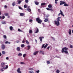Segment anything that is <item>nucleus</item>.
Here are the masks:
<instances>
[{
  "instance_id": "f257e3e1",
  "label": "nucleus",
  "mask_w": 73,
  "mask_h": 73,
  "mask_svg": "<svg viewBox=\"0 0 73 73\" xmlns=\"http://www.w3.org/2000/svg\"><path fill=\"white\" fill-rule=\"evenodd\" d=\"M1 67L3 68L4 69H7L8 68V65H5L4 63L2 62L1 63Z\"/></svg>"
},
{
  "instance_id": "f03ea898",
  "label": "nucleus",
  "mask_w": 73,
  "mask_h": 73,
  "mask_svg": "<svg viewBox=\"0 0 73 73\" xmlns=\"http://www.w3.org/2000/svg\"><path fill=\"white\" fill-rule=\"evenodd\" d=\"M60 17H58L57 19V21H55L54 22L55 23V24L57 26H58L60 25L59 21H61L60 20Z\"/></svg>"
},
{
  "instance_id": "7ed1b4c3",
  "label": "nucleus",
  "mask_w": 73,
  "mask_h": 73,
  "mask_svg": "<svg viewBox=\"0 0 73 73\" xmlns=\"http://www.w3.org/2000/svg\"><path fill=\"white\" fill-rule=\"evenodd\" d=\"M36 21L39 24H41V22H42V21L38 17L36 18Z\"/></svg>"
},
{
  "instance_id": "20e7f679",
  "label": "nucleus",
  "mask_w": 73,
  "mask_h": 73,
  "mask_svg": "<svg viewBox=\"0 0 73 73\" xmlns=\"http://www.w3.org/2000/svg\"><path fill=\"white\" fill-rule=\"evenodd\" d=\"M68 48H67L66 47H65L64 48H62V52L63 53L64 52V50H68Z\"/></svg>"
},
{
  "instance_id": "39448f33",
  "label": "nucleus",
  "mask_w": 73,
  "mask_h": 73,
  "mask_svg": "<svg viewBox=\"0 0 73 73\" xmlns=\"http://www.w3.org/2000/svg\"><path fill=\"white\" fill-rule=\"evenodd\" d=\"M44 45H45L44 44H43V45L42 47V48H43L44 47V48H45V49L48 46V44H46L44 46Z\"/></svg>"
},
{
  "instance_id": "423d86ee",
  "label": "nucleus",
  "mask_w": 73,
  "mask_h": 73,
  "mask_svg": "<svg viewBox=\"0 0 73 73\" xmlns=\"http://www.w3.org/2000/svg\"><path fill=\"white\" fill-rule=\"evenodd\" d=\"M60 5H62L64 4L65 3V2L64 1H60Z\"/></svg>"
},
{
  "instance_id": "0eeeda50",
  "label": "nucleus",
  "mask_w": 73,
  "mask_h": 73,
  "mask_svg": "<svg viewBox=\"0 0 73 73\" xmlns=\"http://www.w3.org/2000/svg\"><path fill=\"white\" fill-rule=\"evenodd\" d=\"M1 48L3 50H4L5 48V45L4 44H2V45Z\"/></svg>"
},
{
  "instance_id": "6e6552de",
  "label": "nucleus",
  "mask_w": 73,
  "mask_h": 73,
  "mask_svg": "<svg viewBox=\"0 0 73 73\" xmlns=\"http://www.w3.org/2000/svg\"><path fill=\"white\" fill-rule=\"evenodd\" d=\"M44 38V37L42 36V37H39V39H40V41L41 42H42V38Z\"/></svg>"
},
{
  "instance_id": "1a4fd4ad",
  "label": "nucleus",
  "mask_w": 73,
  "mask_h": 73,
  "mask_svg": "<svg viewBox=\"0 0 73 73\" xmlns=\"http://www.w3.org/2000/svg\"><path fill=\"white\" fill-rule=\"evenodd\" d=\"M38 51H36L33 54L34 55H35L37 54H38Z\"/></svg>"
},
{
  "instance_id": "9d476101",
  "label": "nucleus",
  "mask_w": 73,
  "mask_h": 73,
  "mask_svg": "<svg viewBox=\"0 0 73 73\" xmlns=\"http://www.w3.org/2000/svg\"><path fill=\"white\" fill-rule=\"evenodd\" d=\"M60 14L63 16V17H64V15L63 14L61 10H60Z\"/></svg>"
},
{
  "instance_id": "9b49d317",
  "label": "nucleus",
  "mask_w": 73,
  "mask_h": 73,
  "mask_svg": "<svg viewBox=\"0 0 73 73\" xmlns=\"http://www.w3.org/2000/svg\"><path fill=\"white\" fill-rule=\"evenodd\" d=\"M5 18V17L4 16H3V17L0 16V19H4Z\"/></svg>"
},
{
  "instance_id": "f8f14e48",
  "label": "nucleus",
  "mask_w": 73,
  "mask_h": 73,
  "mask_svg": "<svg viewBox=\"0 0 73 73\" xmlns=\"http://www.w3.org/2000/svg\"><path fill=\"white\" fill-rule=\"evenodd\" d=\"M23 0H21V1H20V0L18 1V4L19 5L20 4V3H21L22 1Z\"/></svg>"
},
{
  "instance_id": "ddd939ff",
  "label": "nucleus",
  "mask_w": 73,
  "mask_h": 73,
  "mask_svg": "<svg viewBox=\"0 0 73 73\" xmlns=\"http://www.w3.org/2000/svg\"><path fill=\"white\" fill-rule=\"evenodd\" d=\"M9 29L11 30L12 31L13 29V27L12 26H10Z\"/></svg>"
},
{
  "instance_id": "4468645a",
  "label": "nucleus",
  "mask_w": 73,
  "mask_h": 73,
  "mask_svg": "<svg viewBox=\"0 0 73 73\" xmlns=\"http://www.w3.org/2000/svg\"><path fill=\"white\" fill-rule=\"evenodd\" d=\"M68 33H69V34H70V35H71V30L70 29H69V31H68Z\"/></svg>"
},
{
  "instance_id": "2eb2a0df",
  "label": "nucleus",
  "mask_w": 73,
  "mask_h": 73,
  "mask_svg": "<svg viewBox=\"0 0 73 73\" xmlns=\"http://www.w3.org/2000/svg\"><path fill=\"white\" fill-rule=\"evenodd\" d=\"M25 15V14L23 13H20V16H22Z\"/></svg>"
},
{
  "instance_id": "dca6fc26",
  "label": "nucleus",
  "mask_w": 73,
  "mask_h": 73,
  "mask_svg": "<svg viewBox=\"0 0 73 73\" xmlns=\"http://www.w3.org/2000/svg\"><path fill=\"white\" fill-rule=\"evenodd\" d=\"M17 50L18 51H19L20 50V48L19 47H18L17 48Z\"/></svg>"
},
{
  "instance_id": "f3484780",
  "label": "nucleus",
  "mask_w": 73,
  "mask_h": 73,
  "mask_svg": "<svg viewBox=\"0 0 73 73\" xmlns=\"http://www.w3.org/2000/svg\"><path fill=\"white\" fill-rule=\"evenodd\" d=\"M52 7V5L51 4H49L48 6V7L49 8H51Z\"/></svg>"
},
{
  "instance_id": "a211bd4d",
  "label": "nucleus",
  "mask_w": 73,
  "mask_h": 73,
  "mask_svg": "<svg viewBox=\"0 0 73 73\" xmlns=\"http://www.w3.org/2000/svg\"><path fill=\"white\" fill-rule=\"evenodd\" d=\"M48 21V19H46L44 20V21L45 22Z\"/></svg>"
},
{
  "instance_id": "6ab92c4d",
  "label": "nucleus",
  "mask_w": 73,
  "mask_h": 73,
  "mask_svg": "<svg viewBox=\"0 0 73 73\" xmlns=\"http://www.w3.org/2000/svg\"><path fill=\"white\" fill-rule=\"evenodd\" d=\"M28 47V50H29L31 48V46L30 45H28L27 46Z\"/></svg>"
},
{
  "instance_id": "aec40b11",
  "label": "nucleus",
  "mask_w": 73,
  "mask_h": 73,
  "mask_svg": "<svg viewBox=\"0 0 73 73\" xmlns=\"http://www.w3.org/2000/svg\"><path fill=\"white\" fill-rule=\"evenodd\" d=\"M64 6H68L69 5L67 4L65 2V3H64Z\"/></svg>"
},
{
  "instance_id": "412c9836",
  "label": "nucleus",
  "mask_w": 73,
  "mask_h": 73,
  "mask_svg": "<svg viewBox=\"0 0 73 73\" xmlns=\"http://www.w3.org/2000/svg\"><path fill=\"white\" fill-rule=\"evenodd\" d=\"M46 4L45 3H42L41 4V6L44 5H46Z\"/></svg>"
},
{
  "instance_id": "4be33fe9",
  "label": "nucleus",
  "mask_w": 73,
  "mask_h": 73,
  "mask_svg": "<svg viewBox=\"0 0 73 73\" xmlns=\"http://www.w3.org/2000/svg\"><path fill=\"white\" fill-rule=\"evenodd\" d=\"M35 4L36 5H38L39 4V2H37V1H36L35 2Z\"/></svg>"
},
{
  "instance_id": "5701e85b",
  "label": "nucleus",
  "mask_w": 73,
  "mask_h": 73,
  "mask_svg": "<svg viewBox=\"0 0 73 73\" xmlns=\"http://www.w3.org/2000/svg\"><path fill=\"white\" fill-rule=\"evenodd\" d=\"M2 54H5V51H2Z\"/></svg>"
},
{
  "instance_id": "b1692460",
  "label": "nucleus",
  "mask_w": 73,
  "mask_h": 73,
  "mask_svg": "<svg viewBox=\"0 0 73 73\" xmlns=\"http://www.w3.org/2000/svg\"><path fill=\"white\" fill-rule=\"evenodd\" d=\"M39 32V30L38 29H37L36 31L35 32L36 33H38Z\"/></svg>"
},
{
  "instance_id": "393cba45",
  "label": "nucleus",
  "mask_w": 73,
  "mask_h": 73,
  "mask_svg": "<svg viewBox=\"0 0 73 73\" xmlns=\"http://www.w3.org/2000/svg\"><path fill=\"white\" fill-rule=\"evenodd\" d=\"M4 15L5 16H8V14L7 13H5Z\"/></svg>"
},
{
  "instance_id": "a878e982",
  "label": "nucleus",
  "mask_w": 73,
  "mask_h": 73,
  "mask_svg": "<svg viewBox=\"0 0 73 73\" xmlns=\"http://www.w3.org/2000/svg\"><path fill=\"white\" fill-rule=\"evenodd\" d=\"M21 46L22 48H23L24 47H25V46L24 44H21Z\"/></svg>"
},
{
  "instance_id": "bb28decb",
  "label": "nucleus",
  "mask_w": 73,
  "mask_h": 73,
  "mask_svg": "<svg viewBox=\"0 0 73 73\" xmlns=\"http://www.w3.org/2000/svg\"><path fill=\"white\" fill-rule=\"evenodd\" d=\"M64 53L67 54H68V51L67 50H64Z\"/></svg>"
},
{
  "instance_id": "cd10ccee",
  "label": "nucleus",
  "mask_w": 73,
  "mask_h": 73,
  "mask_svg": "<svg viewBox=\"0 0 73 73\" xmlns=\"http://www.w3.org/2000/svg\"><path fill=\"white\" fill-rule=\"evenodd\" d=\"M26 42L27 43V44H29V42H28V41L27 40H26Z\"/></svg>"
},
{
  "instance_id": "c85d7f7f",
  "label": "nucleus",
  "mask_w": 73,
  "mask_h": 73,
  "mask_svg": "<svg viewBox=\"0 0 73 73\" xmlns=\"http://www.w3.org/2000/svg\"><path fill=\"white\" fill-rule=\"evenodd\" d=\"M22 55V54L21 53H19V54H18V55L19 56H21Z\"/></svg>"
},
{
  "instance_id": "c756f323",
  "label": "nucleus",
  "mask_w": 73,
  "mask_h": 73,
  "mask_svg": "<svg viewBox=\"0 0 73 73\" xmlns=\"http://www.w3.org/2000/svg\"><path fill=\"white\" fill-rule=\"evenodd\" d=\"M29 33L31 34L33 33L32 31V30H30L29 31Z\"/></svg>"
},
{
  "instance_id": "7c9ffc66",
  "label": "nucleus",
  "mask_w": 73,
  "mask_h": 73,
  "mask_svg": "<svg viewBox=\"0 0 73 73\" xmlns=\"http://www.w3.org/2000/svg\"><path fill=\"white\" fill-rule=\"evenodd\" d=\"M3 37L5 39H6L7 38V36L6 35H4L3 36Z\"/></svg>"
},
{
  "instance_id": "2f4dec72",
  "label": "nucleus",
  "mask_w": 73,
  "mask_h": 73,
  "mask_svg": "<svg viewBox=\"0 0 73 73\" xmlns=\"http://www.w3.org/2000/svg\"><path fill=\"white\" fill-rule=\"evenodd\" d=\"M15 2H13L12 3V5L13 6H14L15 5Z\"/></svg>"
},
{
  "instance_id": "473e14b6",
  "label": "nucleus",
  "mask_w": 73,
  "mask_h": 73,
  "mask_svg": "<svg viewBox=\"0 0 73 73\" xmlns=\"http://www.w3.org/2000/svg\"><path fill=\"white\" fill-rule=\"evenodd\" d=\"M60 72V71L58 70H57L56 71L57 73H59Z\"/></svg>"
},
{
  "instance_id": "72a5a7b5",
  "label": "nucleus",
  "mask_w": 73,
  "mask_h": 73,
  "mask_svg": "<svg viewBox=\"0 0 73 73\" xmlns=\"http://www.w3.org/2000/svg\"><path fill=\"white\" fill-rule=\"evenodd\" d=\"M18 31L19 32H22V31H21L20 29H18Z\"/></svg>"
},
{
  "instance_id": "f704fd0d",
  "label": "nucleus",
  "mask_w": 73,
  "mask_h": 73,
  "mask_svg": "<svg viewBox=\"0 0 73 73\" xmlns=\"http://www.w3.org/2000/svg\"><path fill=\"white\" fill-rule=\"evenodd\" d=\"M33 21L32 19H30V20H29V21L30 22H31Z\"/></svg>"
},
{
  "instance_id": "c9c22d12",
  "label": "nucleus",
  "mask_w": 73,
  "mask_h": 73,
  "mask_svg": "<svg viewBox=\"0 0 73 73\" xmlns=\"http://www.w3.org/2000/svg\"><path fill=\"white\" fill-rule=\"evenodd\" d=\"M2 23L3 24H6V22L5 21H4Z\"/></svg>"
},
{
  "instance_id": "e433bc0d",
  "label": "nucleus",
  "mask_w": 73,
  "mask_h": 73,
  "mask_svg": "<svg viewBox=\"0 0 73 73\" xmlns=\"http://www.w3.org/2000/svg\"><path fill=\"white\" fill-rule=\"evenodd\" d=\"M46 9H47L48 10V11H49V10H52V9H49V8H46Z\"/></svg>"
},
{
  "instance_id": "4c0bfd02",
  "label": "nucleus",
  "mask_w": 73,
  "mask_h": 73,
  "mask_svg": "<svg viewBox=\"0 0 73 73\" xmlns=\"http://www.w3.org/2000/svg\"><path fill=\"white\" fill-rule=\"evenodd\" d=\"M21 64H25V63L24 62H21Z\"/></svg>"
},
{
  "instance_id": "58836bf2",
  "label": "nucleus",
  "mask_w": 73,
  "mask_h": 73,
  "mask_svg": "<svg viewBox=\"0 0 73 73\" xmlns=\"http://www.w3.org/2000/svg\"><path fill=\"white\" fill-rule=\"evenodd\" d=\"M24 7L25 8H26L27 7V6L26 5H25Z\"/></svg>"
},
{
  "instance_id": "ea45409f",
  "label": "nucleus",
  "mask_w": 73,
  "mask_h": 73,
  "mask_svg": "<svg viewBox=\"0 0 73 73\" xmlns=\"http://www.w3.org/2000/svg\"><path fill=\"white\" fill-rule=\"evenodd\" d=\"M29 0H25V1L26 3H28L29 2Z\"/></svg>"
},
{
  "instance_id": "a19ab883",
  "label": "nucleus",
  "mask_w": 73,
  "mask_h": 73,
  "mask_svg": "<svg viewBox=\"0 0 73 73\" xmlns=\"http://www.w3.org/2000/svg\"><path fill=\"white\" fill-rule=\"evenodd\" d=\"M29 73H34V72L33 71H29Z\"/></svg>"
},
{
  "instance_id": "79ce46f5",
  "label": "nucleus",
  "mask_w": 73,
  "mask_h": 73,
  "mask_svg": "<svg viewBox=\"0 0 73 73\" xmlns=\"http://www.w3.org/2000/svg\"><path fill=\"white\" fill-rule=\"evenodd\" d=\"M50 62L49 61H47V63L48 64H49L50 63Z\"/></svg>"
},
{
  "instance_id": "37998d69",
  "label": "nucleus",
  "mask_w": 73,
  "mask_h": 73,
  "mask_svg": "<svg viewBox=\"0 0 73 73\" xmlns=\"http://www.w3.org/2000/svg\"><path fill=\"white\" fill-rule=\"evenodd\" d=\"M26 55V54H24L23 55V57H25Z\"/></svg>"
},
{
  "instance_id": "c03bdc74",
  "label": "nucleus",
  "mask_w": 73,
  "mask_h": 73,
  "mask_svg": "<svg viewBox=\"0 0 73 73\" xmlns=\"http://www.w3.org/2000/svg\"><path fill=\"white\" fill-rule=\"evenodd\" d=\"M40 52H41V53H42V54H44V52H43V51H40Z\"/></svg>"
},
{
  "instance_id": "a18cd8bd",
  "label": "nucleus",
  "mask_w": 73,
  "mask_h": 73,
  "mask_svg": "<svg viewBox=\"0 0 73 73\" xmlns=\"http://www.w3.org/2000/svg\"><path fill=\"white\" fill-rule=\"evenodd\" d=\"M19 8L21 10H22L23 9L21 7H19Z\"/></svg>"
},
{
  "instance_id": "49530a36",
  "label": "nucleus",
  "mask_w": 73,
  "mask_h": 73,
  "mask_svg": "<svg viewBox=\"0 0 73 73\" xmlns=\"http://www.w3.org/2000/svg\"><path fill=\"white\" fill-rule=\"evenodd\" d=\"M4 7H5L6 9H7V5H5V6H4Z\"/></svg>"
},
{
  "instance_id": "de8ad7c7",
  "label": "nucleus",
  "mask_w": 73,
  "mask_h": 73,
  "mask_svg": "<svg viewBox=\"0 0 73 73\" xmlns=\"http://www.w3.org/2000/svg\"><path fill=\"white\" fill-rule=\"evenodd\" d=\"M39 72H40V71L39 70L36 71V72L37 73H39Z\"/></svg>"
},
{
  "instance_id": "09e8293b",
  "label": "nucleus",
  "mask_w": 73,
  "mask_h": 73,
  "mask_svg": "<svg viewBox=\"0 0 73 73\" xmlns=\"http://www.w3.org/2000/svg\"><path fill=\"white\" fill-rule=\"evenodd\" d=\"M29 11H31V9H27Z\"/></svg>"
},
{
  "instance_id": "8fccbe9b",
  "label": "nucleus",
  "mask_w": 73,
  "mask_h": 73,
  "mask_svg": "<svg viewBox=\"0 0 73 73\" xmlns=\"http://www.w3.org/2000/svg\"><path fill=\"white\" fill-rule=\"evenodd\" d=\"M1 71H2V72H3V71H4L3 68H1Z\"/></svg>"
},
{
  "instance_id": "3c124183",
  "label": "nucleus",
  "mask_w": 73,
  "mask_h": 73,
  "mask_svg": "<svg viewBox=\"0 0 73 73\" xmlns=\"http://www.w3.org/2000/svg\"><path fill=\"white\" fill-rule=\"evenodd\" d=\"M29 70H33V68H30L29 69Z\"/></svg>"
},
{
  "instance_id": "603ef678",
  "label": "nucleus",
  "mask_w": 73,
  "mask_h": 73,
  "mask_svg": "<svg viewBox=\"0 0 73 73\" xmlns=\"http://www.w3.org/2000/svg\"><path fill=\"white\" fill-rule=\"evenodd\" d=\"M8 42L7 41H6V42H5V43L6 44H7V43H8Z\"/></svg>"
},
{
  "instance_id": "864d4df0",
  "label": "nucleus",
  "mask_w": 73,
  "mask_h": 73,
  "mask_svg": "<svg viewBox=\"0 0 73 73\" xmlns=\"http://www.w3.org/2000/svg\"><path fill=\"white\" fill-rule=\"evenodd\" d=\"M19 42H20V41H19V40H17V41L16 42H17V43H19Z\"/></svg>"
},
{
  "instance_id": "5fc2aeb1",
  "label": "nucleus",
  "mask_w": 73,
  "mask_h": 73,
  "mask_svg": "<svg viewBox=\"0 0 73 73\" xmlns=\"http://www.w3.org/2000/svg\"><path fill=\"white\" fill-rule=\"evenodd\" d=\"M25 42V41H24V40H23L22 41L23 43H24Z\"/></svg>"
},
{
  "instance_id": "6e6d98bb",
  "label": "nucleus",
  "mask_w": 73,
  "mask_h": 73,
  "mask_svg": "<svg viewBox=\"0 0 73 73\" xmlns=\"http://www.w3.org/2000/svg\"><path fill=\"white\" fill-rule=\"evenodd\" d=\"M49 48H50V46H48V47L47 49H48V50H49Z\"/></svg>"
},
{
  "instance_id": "4d7b16f0",
  "label": "nucleus",
  "mask_w": 73,
  "mask_h": 73,
  "mask_svg": "<svg viewBox=\"0 0 73 73\" xmlns=\"http://www.w3.org/2000/svg\"><path fill=\"white\" fill-rule=\"evenodd\" d=\"M38 11L39 12H40V10L39 9H38Z\"/></svg>"
},
{
  "instance_id": "13d9d810",
  "label": "nucleus",
  "mask_w": 73,
  "mask_h": 73,
  "mask_svg": "<svg viewBox=\"0 0 73 73\" xmlns=\"http://www.w3.org/2000/svg\"><path fill=\"white\" fill-rule=\"evenodd\" d=\"M6 59L7 60H8L9 59V58L8 57H7L6 58Z\"/></svg>"
},
{
  "instance_id": "bf43d9fd",
  "label": "nucleus",
  "mask_w": 73,
  "mask_h": 73,
  "mask_svg": "<svg viewBox=\"0 0 73 73\" xmlns=\"http://www.w3.org/2000/svg\"><path fill=\"white\" fill-rule=\"evenodd\" d=\"M73 47V46L72 45L70 46V48H72Z\"/></svg>"
},
{
  "instance_id": "052dcab7",
  "label": "nucleus",
  "mask_w": 73,
  "mask_h": 73,
  "mask_svg": "<svg viewBox=\"0 0 73 73\" xmlns=\"http://www.w3.org/2000/svg\"><path fill=\"white\" fill-rule=\"evenodd\" d=\"M55 1V3L56 4H57L58 3L57 2V1Z\"/></svg>"
},
{
  "instance_id": "680f3d73",
  "label": "nucleus",
  "mask_w": 73,
  "mask_h": 73,
  "mask_svg": "<svg viewBox=\"0 0 73 73\" xmlns=\"http://www.w3.org/2000/svg\"><path fill=\"white\" fill-rule=\"evenodd\" d=\"M1 54H2L0 52V57L1 56Z\"/></svg>"
},
{
  "instance_id": "e2e57ef3",
  "label": "nucleus",
  "mask_w": 73,
  "mask_h": 73,
  "mask_svg": "<svg viewBox=\"0 0 73 73\" xmlns=\"http://www.w3.org/2000/svg\"><path fill=\"white\" fill-rule=\"evenodd\" d=\"M35 41H36V42H37V40H36L35 39Z\"/></svg>"
},
{
  "instance_id": "0e129e2a",
  "label": "nucleus",
  "mask_w": 73,
  "mask_h": 73,
  "mask_svg": "<svg viewBox=\"0 0 73 73\" xmlns=\"http://www.w3.org/2000/svg\"><path fill=\"white\" fill-rule=\"evenodd\" d=\"M8 43L9 44L11 43V42H8Z\"/></svg>"
},
{
  "instance_id": "69168bd1",
  "label": "nucleus",
  "mask_w": 73,
  "mask_h": 73,
  "mask_svg": "<svg viewBox=\"0 0 73 73\" xmlns=\"http://www.w3.org/2000/svg\"><path fill=\"white\" fill-rule=\"evenodd\" d=\"M60 14H61L60 13H59V14L58 15L59 16Z\"/></svg>"
},
{
  "instance_id": "338daca9",
  "label": "nucleus",
  "mask_w": 73,
  "mask_h": 73,
  "mask_svg": "<svg viewBox=\"0 0 73 73\" xmlns=\"http://www.w3.org/2000/svg\"><path fill=\"white\" fill-rule=\"evenodd\" d=\"M8 18H9L10 17L9 16H8Z\"/></svg>"
},
{
  "instance_id": "774afa93",
  "label": "nucleus",
  "mask_w": 73,
  "mask_h": 73,
  "mask_svg": "<svg viewBox=\"0 0 73 73\" xmlns=\"http://www.w3.org/2000/svg\"><path fill=\"white\" fill-rule=\"evenodd\" d=\"M1 15V12H0V15Z\"/></svg>"
}]
</instances>
